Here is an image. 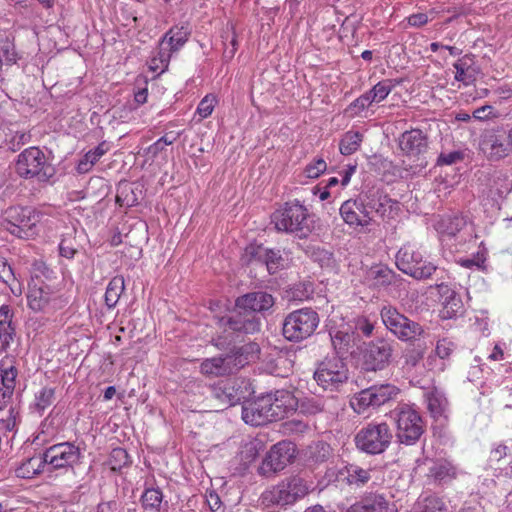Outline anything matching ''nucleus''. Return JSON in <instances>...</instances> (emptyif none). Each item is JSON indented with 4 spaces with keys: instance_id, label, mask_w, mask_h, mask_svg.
Wrapping results in <instances>:
<instances>
[{
    "instance_id": "19",
    "label": "nucleus",
    "mask_w": 512,
    "mask_h": 512,
    "mask_svg": "<svg viewBox=\"0 0 512 512\" xmlns=\"http://www.w3.org/2000/svg\"><path fill=\"white\" fill-rule=\"evenodd\" d=\"M365 278L371 286L385 290H400L404 284V279L384 264L372 265Z\"/></svg>"
},
{
    "instance_id": "6",
    "label": "nucleus",
    "mask_w": 512,
    "mask_h": 512,
    "mask_svg": "<svg viewBox=\"0 0 512 512\" xmlns=\"http://www.w3.org/2000/svg\"><path fill=\"white\" fill-rule=\"evenodd\" d=\"M272 222L280 232L293 233L300 238L306 237L311 229L308 224V210L299 201H291L276 210Z\"/></svg>"
},
{
    "instance_id": "30",
    "label": "nucleus",
    "mask_w": 512,
    "mask_h": 512,
    "mask_svg": "<svg viewBox=\"0 0 512 512\" xmlns=\"http://www.w3.org/2000/svg\"><path fill=\"white\" fill-rule=\"evenodd\" d=\"M13 310L9 305L0 307V348L6 350L16 336V328L13 324Z\"/></svg>"
},
{
    "instance_id": "22",
    "label": "nucleus",
    "mask_w": 512,
    "mask_h": 512,
    "mask_svg": "<svg viewBox=\"0 0 512 512\" xmlns=\"http://www.w3.org/2000/svg\"><path fill=\"white\" fill-rule=\"evenodd\" d=\"M269 405L271 406L265 396L259 397L242 407V419L252 426H260L274 421Z\"/></svg>"
},
{
    "instance_id": "17",
    "label": "nucleus",
    "mask_w": 512,
    "mask_h": 512,
    "mask_svg": "<svg viewBox=\"0 0 512 512\" xmlns=\"http://www.w3.org/2000/svg\"><path fill=\"white\" fill-rule=\"evenodd\" d=\"M400 390L392 384L374 385L356 394L352 400L353 406H358V411L369 406H381L396 398Z\"/></svg>"
},
{
    "instance_id": "27",
    "label": "nucleus",
    "mask_w": 512,
    "mask_h": 512,
    "mask_svg": "<svg viewBox=\"0 0 512 512\" xmlns=\"http://www.w3.org/2000/svg\"><path fill=\"white\" fill-rule=\"evenodd\" d=\"M332 347L338 357L347 354L355 344V331L352 327L342 325L341 327L331 328L329 330Z\"/></svg>"
},
{
    "instance_id": "3",
    "label": "nucleus",
    "mask_w": 512,
    "mask_h": 512,
    "mask_svg": "<svg viewBox=\"0 0 512 512\" xmlns=\"http://www.w3.org/2000/svg\"><path fill=\"white\" fill-rule=\"evenodd\" d=\"M43 216L31 206H10L2 213L0 224L20 239H32L40 233Z\"/></svg>"
},
{
    "instance_id": "7",
    "label": "nucleus",
    "mask_w": 512,
    "mask_h": 512,
    "mask_svg": "<svg viewBox=\"0 0 512 512\" xmlns=\"http://www.w3.org/2000/svg\"><path fill=\"white\" fill-rule=\"evenodd\" d=\"M392 439V430L386 422H370L356 433L354 441L360 451L377 455L386 451Z\"/></svg>"
},
{
    "instance_id": "57",
    "label": "nucleus",
    "mask_w": 512,
    "mask_h": 512,
    "mask_svg": "<svg viewBox=\"0 0 512 512\" xmlns=\"http://www.w3.org/2000/svg\"><path fill=\"white\" fill-rule=\"evenodd\" d=\"M0 280L8 285L15 280L13 270L4 257H0Z\"/></svg>"
},
{
    "instance_id": "29",
    "label": "nucleus",
    "mask_w": 512,
    "mask_h": 512,
    "mask_svg": "<svg viewBox=\"0 0 512 512\" xmlns=\"http://www.w3.org/2000/svg\"><path fill=\"white\" fill-rule=\"evenodd\" d=\"M480 146L490 160H500L508 155L510 145L501 136L489 133L484 136Z\"/></svg>"
},
{
    "instance_id": "43",
    "label": "nucleus",
    "mask_w": 512,
    "mask_h": 512,
    "mask_svg": "<svg viewBox=\"0 0 512 512\" xmlns=\"http://www.w3.org/2000/svg\"><path fill=\"white\" fill-rule=\"evenodd\" d=\"M116 202L120 206L132 207L137 204V198L133 192L132 187L125 183L118 187Z\"/></svg>"
},
{
    "instance_id": "47",
    "label": "nucleus",
    "mask_w": 512,
    "mask_h": 512,
    "mask_svg": "<svg viewBox=\"0 0 512 512\" xmlns=\"http://www.w3.org/2000/svg\"><path fill=\"white\" fill-rule=\"evenodd\" d=\"M424 358V349L411 348L404 354V368L408 371L415 368Z\"/></svg>"
},
{
    "instance_id": "23",
    "label": "nucleus",
    "mask_w": 512,
    "mask_h": 512,
    "mask_svg": "<svg viewBox=\"0 0 512 512\" xmlns=\"http://www.w3.org/2000/svg\"><path fill=\"white\" fill-rule=\"evenodd\" d=\"M269 400V410L273 413V420L277 421L296 411L297 398L287 390H277L274 394L265 396Z\"/></svg>"
},
{
    "instance_id": "20",
    "label": "nucleus",
    "mask_w": 512,
    "mask_h": 512,
    "mask_svg": "<svg viewBox=\"0 0 512 512\" xmlns=\"http://www.w3.org/2000/svg\"><path fill=\"white\" fill-rule=\"evenodd\" d=\"M210 397L216 401L219 409L237 404L243 398V392L231 379L221 380L210 388Z\"/></svg>"
},
{
    "instance_id": "64",
    "label": "nucleus",
    "mask_w": 512,
    "mask_h": 512,
    "mask_svg": "<svg viewBox=\"0 0 512 512\" xmlns=\"http://www.w3.org/2000/svg\"><path fill=\"white\" fill-rule=\"evenodd\" d=\"M118 503L115 500L101 502L98 505L97 512H117Z\"/></svg>"
},
{
    "instance_id": "62",
    "label": "nucleus",
    "mask_w": 512,
    "mask_h": 512,
    "mask_svg": "<svg viewBox=\"0 0 512 512\" xmlns=\"http://www.w3.org/2000/svg\"><path fill=\"white\" fill-rule=\"evenodd\" d=\"M507 446L498 444L490 452V461L499 462L507 454Z\"/></svg>"
},
{
    "instance_id": "10",
    "label": "nucleus",
    "mask_w": 512,
    "mask_h": 512,
    "mask_svg": "<svg viewBox=\"0 0 512 512\" xmlns=\"http://www.w3.org/2000/svg\"><path fill=\"white\" fill-rule=\"evenodd\" d=\"M349 368L338 356L325 357L317 363L313 377L324 390L340 391L349 380Z\"/></svg>"
},
{
    "instance_id": "12",
    "label": "nucleus",
    "mask_w": 512,
    "mask_h": 512,
    "mask_svg": "<svg viewBox=\"0 0 512 512\" xmlns=\"http://www.w3.org/2000/svg\"><path fill=\"white\" fill-rule=\"evenodd\" d=\"M380 316L386 328L401 341H415L424 337L425 330L418 322L409 319L390 304L382 307Z\"/></svg>"
},
{
    "instance_id": "14",
    "label": "nucleus",
    "mask_w": 512,
    "mask_h": 512,
    "mask_svg": "<svg viewBox=\"0 0 512 512\" xmlns=\"http://www.w3.org/2000/svg\"><path fill=\"white\" fill-rule=\"evenodd\" d=\"M361 367L367 372L386 369L392 360L393 345L384 339L365 344L361 353Z\"/></svg>"
},
{
    "instance_id": "36",
    "label": "nucleus",
    "mask_w": 512,
    "mask_h": 512,
    "mask_svg": "<svg viewBox=\"0 0 512 512\" xmlns=\"http://www.w3.org/2000/svg\"><path fill=\"white\" fill-rule=\"evenodd\" d=\"M124 289L125 282L122 276H115L110 280L105 292V304L109 309L117 305Z\"/></svg>"
},
{
    "instance_id": "5",
    "label": "nucleus",
    "mask_w": 512,
    "mask_h": 512,
    "mask_svg": "<svg viewBox=\"0 0 512 512\" xmlns=\"http://www.w3.org/2000/svg\"><path fill=\"white\" fill-rule=\"evenodd\" d=\"M80 455V449L73 443L63 442L55 444L47 448L39 459H29L17 472L21 477H30L28 467L32 466L35 461H39V464L49 465L52 469L73 467L79 461Z\"/></svg>"
},
{
    "instance_id": "61",
    "label": "nucleus",
    "mask_w": 512,
    "mask_h": 512,
    "mask_svg": "<svg viewBox=\"0 0 512 512\" xmlns=\"http://www.w3.org/2000/svg\"><path fill=\"white\" fill-rule=\"evenodd\" d=\"M494 108L489 105L482 106L474 110L472 116L476 120L485 121L491 118L493 114Z\"/></svg>"
},
{
    "instance_id": "24",
    "label": "nucleus",
    "mask_w": 512,
    "mask_h": 512,
    "mask_svg": "<svg viewBox=\"0 0 512 512\" xmlns=\"http://www.w3.org/2000/svg\"><path fill=\"white\" fill-rule=\"evenodd\" d=\"M340 214L344 222L350 226H368L371 217L365 208L361 195L356 199H349L342 203Z\"/></svg>"
},
{
    "instance_id": "42",
    "label": "nucleus",
    "mask_w": 512,
    "mask_h": 512,
    "mask_svg": "<svg viewBox=\"0 0 512 512\" xmlns=\"http://www.w3.org/2000/svg\"><path fill=\"white\" fill-rule=\"evenodd\" d=\"M393 88L394 84L392 83V80L386 79L374 85L372 89L368 91V94L374 103H379L390 94Z\"/></svg>"
},
{
    "instance_id": "55",
    "label": "nucleus",
    "mask_w": 512,
    "mask_h": 512,
    "mask_svg": "<svg viewBox=\"0 0 512 512\" xmlns=\"http://www.w3.org/2000/svg\"><path fill=\"white\" fill-rule=\"evenodd\" d=\"M464 224H465V222L462 218H459V217L448 218L447 223H446V221H443V223H442V225L445 226L443 232L449 236H454V235H456L457 232H459L463 228Z\"/></svg>"
},
{
    "instance_id": "9",
    "label": "nucleus",
    "mask_w": 512,
    "mask_h": 512,
    "mask_svg": "<svg viewBox=\"0 0 512 512\" xmlns=\"http://www.w3.org/2000/svg\"><path fill=\"white\" fill-rule=\"evenodd\" d=\"M320 318L312 308H302L289 313L283 322V336L292 342L303 341L314 334Z\"/></svg>"
},
{
    "instance_id": "31",
    "label": "nucleus",
    "mask_w": 512,
    "mask_h": 512,
    "mask_svg": "<svg viewBox=\"0 0 512 512\" xmlns=\"http://www.w3.org/2000/svg\"><path fill=\"white\" fill-rule=\"evenodd\" d=\"M455 80L462 82L465 86L471 85L476 81L478 68L474 66L473 57L465 55L458 59L454 64Z\"/></svg>"
},
{
    "instance_id": "48",
    "label": "nucleus",
    "mask_w": 512,
    "mask_h": 512,
    "mask_svg": "<svg viewBox=\"0 0 512 512\" xmlns=\"http://www.w3.org/2000/svg\"><path fill=\"white\" fill-rule=\"evenodd\" d=\"M455 348L456 345L452 340L448 338H442L437 341L434 352L438 358L444 360L451 356Z\"/></svg>"
},
{
    "instance_id": "4",
    "label": "nucleus",
    "mask_w": 512,
    "mask_h": 512,
    "mask_svg": "<svg viewBox=\"0 0 512 512\" xmlns=\"http://www.w3.org/2000/svg\"><path fill=\"white\" fill-rule=\"evenodd\" d=\"M315 489L310 477L299 474L284 478L271 490L263 494V502L267 506L285 507L303 499Z\"/></svg>"
},
{
    "instance_id": "45",
    "label": "nucleus",
    "mask_w": 512,
    "mask_h": 512,
    "mask_svg": "<svg viewBox=\"0 0 512 512\" xmlns=\"http://www.w3.org/2000/svg\"><path fill=\"white\" fill-rule=\"evenodd\" d=\"M55 391L53 388L44 387L36 395L35 407L39 412H43L46 408L52 405L54 401Z\"/></svg>"
},
{
    "instance_id": "51",
    "label": "nucleus",
    "mask_w": 512,
    "mask_h": 512,
    "mask_svg": "<svg viewBox=\"0 0 512 512\" xmlns=\"http://www.w3.org/2000/svg\"><path fill=\"white\" fill-rule=\"evenodd\" d=\"M217 100L216 97L212 94L206 95L199 103L197 107V113L200 115L202 119L210 116L214 110L215 104Z\"/></svg>"
},
{
    "instance_id": "50",
    "label": "nucleus",
    "mask_w": 512,
    "mask_h": 512,
    "mask_svg": "<svg viewBox=\"0 0 512 512\" xmlns=\"http://www.w3.org/2000/svg\"><path fill=\"white\" fill-rule=\"evenodd\" d=\"M374 102L371 100L368 92L364 93L356 100H354L348 107L347 111L351 113V115H359L366 108L371 106Z\"/></svg>"
},
{
    "instance_id": "59",
    "label": "nucleus",
    "mask_w": 512,
    "mask_h": 512,
    "mask_svg": "<svg viewBox=\"0 0 512 512\" xmlns=\"http://www.w3.org/2000/svg\"><path fill=\"white\" fill-rule=\"evenodd\" d=\"M355 330L361 332L365 337H370L374 330V325L365 317L359 318L355 324Z\"/></svg>"
},
{
    "instance_id": "35",
    "label": "nucleus",
    "mask_w": 512,
    "mask_h": 512,
    "mask_svg": "<svg viewBox=\"0 0 512 512\" xmlns=\"http://www.w3.org/2000/svg\"><path fill=\"white\" fill-rule=\"evenodd\" d=\"M429 476L439 483H448L456 477V468L448 461H438L429 469Z\"/></svg>"
},
{
    "instance_id": "21",
    "label": "nucleus",
    "mask_w": 512,
    "mask_h": 512,
    "mask_svg": "<svg viewBox=\"0 0 512 512\" xmlns=\"http://www.w3.org/2000/svg\"><path fill=\"white\" fill-rule=\"evenodd\" d=\"M29 307L34 311H50L56 308L57 293L45 283L34 284L28 293Z\"/></svg>"
},
{
    "instance_id": "16",
    "label": "nucleus",
    "mask_w": 512,
    "mask_h": 512,
    "mask_svg": "<svg viewBox=\"0 0 512 512\" xmlns=\"http://www.w3.org/2000/svg\"><path fill=\"white\" fill-rule=\"evenodd\" d=\"M374 473L375 469L372 467L365 468L355 463H349L338 471L329 468L326 477L329 481L345 483L351 488L360 489L372 480Z\"/></svg>"
},
{
    "instance_id": "46",
    "label": "nucleus",
    "mask_w": 512,
    "mask_h": 512,
    "mask_svg": "<svg viewBox=\"0 0 512 512\" xmlns=\"http://www.w3.org/2000/svg\"><path fill=\"white\" fill-rule=\"evenodd\" d=\"M420 512H447V507L442 499L429 496L422 501Z\"/></svg>"
},
{
    "instance_id": "2",
    "label": "nucleus",
    "mask_w": 512,
    "mask_h": 512,
    "mask_svg": "<svg viewBox=\"0 0 512 512\" xmlns=\"http://www.w3.org/2000/svg\"><path fill=\"white\" fill-rule=\"evenodd\" d=\"M237 344L224 348L229 350L225 355L205 359L200 365L201 373L214 377L233 374L258 358L260 348L257 343Z\"/></svg>"
},
{
    "instance_id": "54",
    "label": "nucleus",
    "mask_w": 512,
    "mask_h": 512,
    "mask_svg": "<svg viewBox=\"0 0 512 512\" xmlns=\"http://www.w3.org/2000/svg\"><path fill=\"white\" fill-rule=\"evenodd\" d=\"M99 160L90 151L79 160L76 170L79 174L88 173Z\"/></svg>"
},
{
    "instance_id": "15",
    "label": "nucleus",
    "mask_w": 512,
    "mask_h": 512,
    "mask_svg": "<svg viewBox=\"0 0 512 512\" xmlns=\"http://www.w3.org/2000/svg\"><path fill=\"white\" fill-rule=\"evenodd\" d=\"M295 445L281 441L271 447L258 468L260 475L271 477L283 470L295 458Z\"/></svg>"
},
{
    "instance_id": "60",
    "label": "nucleus",
    "mask_w": 512,
    "mask_h": 512,
    "mask_svg": "<svg viewBox=\"0 0 512 512\" xmlns=\"http://www.w3.org/2000/svg\"><path fill=\"white\" fill-rule=\"evenodd\" d=\"M434 288L437 290L441 302L445 299H448L449 297L456 293V291L451 287V285L445 282L435 284Z\"/></svg>"
},
{
    "instance_id": "40",
    "label": "nucleus",
    "mask_w": 512,
    "mask_h": 512,
    "mask_svg": "<svg viewBox=\"0 0 512 512\" xmlns=\"http://www.w3.org/2000/svg\"><path fill=\"white\" fill-rule=\"evenodd\" d=\"M443 309L441 311L442 317L445 319H451L458 314L462 313L463 302L461 297L455 293L448 299L442 301Z\"/></svg>"
},
{
    "instance_id": "32",
    "label": "nucleus",
    "mask_w": 512,
    "mask_h": 512,
    "mask_svg": "<svg viewBox=\"0 0 512 512\" xmlns=\"http://www.w3.org/2000/svg\"><path fill=\"white\" fill-rule=\"evenodd\" d=\"M142 508L147 512H167L168 502L163 501V493L159 488H147L141 495Z\"/></svg>"
},
{
    "instance_id": "33",
    "label": "nucleus",
    "mask_w": 512,
    "mask_h": 512,
    "mask_svg": "<svg viewBox=\"0 0 512 512\" xmlns=\"http://www.w3.org/2000/svg\"><path fill=\"white\" fill-rule=\"evenodd\" d=\"M354 512H393L386 499L379 494H367L353 506Z\"/></svg>"
},
{
    "instance_id": "28",
    "label": "nucleus",
    "mask_w": 512,
    "mask_h": 512,
    "mask_svg": "<svg viewBox=\"0 0 512 512\" xmlns=\"http://www.w3.org/2000/svg\"><path fill=\"white\" fill-rule=\"evenodd\" d=\"M190 30L186 26L171 27L160 39L159 46L167 49L171 56L178 52L188 41Z\"/></svg>"
},
{
    "instance_id": "11",
    "label": "nucleus",
    "mask_w": 512,
    "mask_h": 512,
    "mask_svg": "<svg viewBox=\"0 0 512 512\" xmlns=\"http://www.w3.org/2000/svg\"><path fill=\"white\" fill-rule=\"evenodd\" d=\"M16 172L29 179L48 182L55 175V168L47 162L44 153L38 147H29L18 155Z\"/></svg>"
},
{
    "instance_id": "8",
    "label": "nucleus",
    "mask_w": 512,
    "mask_h": 512,
    "mask_svg": "<svg viewBox=\"0 0 512 512\" xmlns=\"http://www.w3.org/2000/svg\"><path fill=\"white\" fill-rule=\"evenodd\" d=\"M392 417L396 423V437L401 444L414 445L425 431L420 413L407 404L398 406Z\"/></svg>"
},
{
    "instance_id": "63",
    "label": "nucleus",
    "mask_w": 512,
    "mask_h": 512,
    "mask_svg": "<svg viewBox=\"0 0 512 512\" xmlns=\"http://www.w3.org/2000/svg\"><path fill=\"white\" fill-rule=\"evenodd\" d=\"M428 22V16L424 13L412 14L408 17V24L413 27H421Z\"/></svg>"
},
{
    "instance_id": "44",
    "label": "nucleus",
    "mask_w": 512,
    "mask_h": 512,
    "mask_svg": "<svg viewBox=\"0 0 512 512\" xmlns=\"http://www.w3.org/2000/svg\"><path fill=\"white\" fill-rule=\"evenodd\" d=\"M17 61V53L14 44L8 39L0 43V63L12 65Z\"/></svg>"
},
{
    "instance_id": "58",
    "label": "nucleus",
    "mask_w": 512,
    "mask_h": 512,
    "mask_svg": "<svg viewBox=\"0 0 512 512\" xmlns=\"http://www.w3.org/2000/svg\"><path fill=\"white\" fill-rule=\"evenodd\" d=\"M59 252L62 257L71 259L74 257L75 253L77 252V249L73 245L72 239H62V241L59 244Z\"/></svg>"
},
{
    "instance_id": "52",
    "label": "nucleus",
    "mask_w": 512,
    "mask_h": 512,
    "mask_svg": "<svg viewBox=\"0 0 512 512\" xmlns=\"http://www.w3.org/2000/svg\"><path fill=\"white\" fill-rule=\"evenodd\" d=\"M110 461L113 470L120 469L129 463V456L123 448H115L111 452Z\"/></svg>"
},
{
    "instance_id": "18",
    "label": "nucleus",
    "mask_w": 512,
    "mask_h": 512,
    "mask_svg": "<svg viewBox=\"0 0 512 512\" xmlns=\"http://www.w3.org/2000/svg\"><path fill=\"white\" fill-rule=\"evenodd\" d=\"M244 257L248 263L258 262L265 265L269 274H274L284 267V258L279 249H269L263 245H249L245 249Z\"/></svg>"
},
{
    "instance_id": "56",
    "label": "nucleus",
    "mask_w": 512,
    "mask_h": 512,
    "mask_svg": "<svg viewBox=\"0 0 512 512\" xmlns=\"http://www.w3.org/2000/svg\"><path fill=\"white\" fill-rule=\"evenodd\" d=\"M464 154L461 151L441 153L437 159L438 165H452L463 160Z\"/></svg>"
},
{
    "instance_id": "25",
    "label": "nucleus",
    "mask_w": 512,
    "mask_h": 512,
    "mask_svg": "<svg viewBox=\"0 0 512 512\" xmlns=\"http://www.w3.org/2000/svg\"><path fill=\"white\" fill-rule=\"evenodd\" d=\"M398 145L404 155L418 157L427 151L428 139L420 129H411L401 134Z\"/></svg>"
},
{
    "instance_id": "38",
    "label": "nucleus",
    "mask_w": 512,
    "mask_h": 512,
    "mask_svg": "<svg viewBox=\"0 0 512 512\" xmlns=\"http://www.w3.org/2000/svg\"><path fill=\"white\" fill-rule=\"evenodd\" d=\"M363 140V135L358 131H348L340 141L339 149L343 155L355 153Z\"/></svg>"
},
{
    "instance_id": "1",
    "label": "nucleus",
    "mask_w": 512,
    "mask_h": 512,
    "mask_svg": "<svg viewBox=\"0 0 512 512\" xmlns=\"http://www.w3.org/2000/svg\"><path fill=\"white\" fill-rule=\"evenodd\" d=\"M275 304L274 297L266 291H254L239 296L236 311L217 318V330L211 343L218 349L229 348L244 341V336L260 330L261 321L256 313L264 314Z\"/></svg>"
},
{
    "instance_id": "13",
    "label": "nucleus",
    "mask_w": 512,
    "mask_h": 512,
    "mask_svg": "<svg viewBox=\"0 0 512 512\" xmlns=\"http://www.w3.org/2000/svg\"><path fill=\"white\" fill-rule=\"evenodd\" d=\"M396 266L403 273L416 280H424L437 272L431 262L423 261V255L412 245H404L396 254Z\"/></svg>"
},
{
    "instance_id": "53",
    "label": "nucleus",
    "mask_w": 512,
    "mask_h": 512,
    "mask_svg": "<svg viewBox=\"0 0 512 512\" xmlns=\"http://www.w3.org/2000/svg\"><path fill=\"white\" fill-rule=\"evenodd\" d=\"M327 169V164L324 159L319 158L313 163H310L305 168V174L308 178H317Z\"/></svg>"
},
{
    "instance_id": "49",
    "label": "nucleus",
    "mask_w": 512,
    "mask_h": 512,
    "mask_svg": "<svg viewBox=\"0 0 512 512\" xmlns=\"http://www.w3.org/2000/svg\"><path fill=\"white\" fill-rule=\"evenodd\" d=\"M307 252L313 261L317 262L321 267L328 266L332 260V254L320 247H309Z\"/></svg>"
},
{
    "instance_id": "26",
    "label": "nucleus",
    "mask_w": 512,
    "mask_h": 512,
    "mask_svg": "<svg viewBox=\"0 0 512 512\" xmlns=\"http://www.w3.org/2000/svg\"><path fill=\"white\" fill-rule=\"evenodd\" d=\"M360 195L371 218L373 217V213L381 217H391L393 211L397 209L396 201H393L387 195L378 193V191H370Z\"/></svg>"
},
{
    "instance_id": "34",
    "label": "nucleus",
    "mask_w": 512,
    "mask_h": 512,
    "mask_svg": "<svg viewBox=\"0 0 512 512\" xmlns=\"http://www.w3.org/2000/svg\"><path fill=\"white\" fill-rule=\"evenodd\" d=\"M16 370H0V411L5 409L12 397L15 388Z\"/></svg>"
},
{
    "instance_id": "37",
    "label": "nucleus",
    "mask_w": 512,
    "mask_h": 512,
    "mask_svg": "<svg viewBox=\"0 0 512 512\" xmlns=\"http://www.w3.org/2000/svg\"><path fill=\"white\" fill-rule=\"evenodd\" d=\"M331 446L323 441H317L308 447V458L314 463L320 464L326 462L332 455Z\"/></svg>"
},
{
    "instance_id": "41",
    "label": "nucleus",
    "mask_w": 512,
    "mask_h": 512,
    "mask_svg": "<svg viewBox=\"0 0 512 512\" xmlns=\"http://www.w3.org/2000/svg\"><path fill=\"white\" fill-rule=\"evenodd\" d=\"M170 59L171 53L167 52V49H163L159 46L151 57L149 67L153 72H159L161 74L168 69Z\"/></svg>"
},
{
    "instance_id": "39",
    "label": "nucleus",
    "mask_w": 512,
    "mask_h": 512,
    "mask_svg": "<svg viewBox=\"0 0 512 512\" xmlns=\"http://www.w3.org/2000/svg\"><path fill=\"white\" fill-rule=\"evenodd\" d=\"M427 409L432 417L442 416L447 405L446 398L437 391H431L426 395Z\"/></svg>"
}]
</instances>
